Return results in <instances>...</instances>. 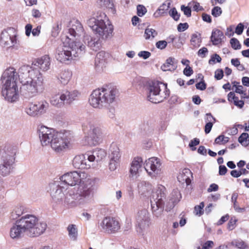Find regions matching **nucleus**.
Returning a JSON list of instances; mask_svg holds the SVG:
<instances>
[{"mask_svg":"<svg viewBox=\"0 0 249 249\" xmlns=\"http://www.w3.org/2000/svg\"><path fill=\"white\" fill-rule=\"evenodd\" d=\"M61 184L73 186L79 184L76 192L69 195L66 202L72 206H77L89 202L93 196V180L83 172L73 171L65 173L60 177Z\"/></svg>","mask_w":249,"mask_h":249,"instance_id":"nucleus-1","label":"nucleus"},{"mask_svg":"<svg viewBox=\"0 0 249 249\" xmlns=\"http://www.w3.org/2000/svg\"><path fill=\"white\" fill-rule=\"evenodd\" d=\"M17 74V78L22 84L21 89L24 94L29 97L36 96L39 92L43 90L44 79L42 75L39 74L34 78L30 77V70L27 66L21 67Z\"/></svg>","mask_w":249,"mask_h":249,"instance_id":"nucleus-2","label":"nucleus"},{"mask_svg":"<svg viewBox=\"0 0 249 249\" xmlns=\"http://www.w3.org/2000/svg\"><path fill=\"white\" fill-rule=\"evenodd\" d=\"M118 93V89L111 85H105L94 90L89 98L90 106L101 109L115 101Z\"/></svg>","mask_w":249,"mask_h":249,"instance_id":"nucleus-3","label":"nucleus"},{"mask_svg":"<svg viewBox=\"0 0 249 249\" xmlns=\"http://www.w3.org/2000/svg\"><path fill=\"white\" fill-rule=\"evenodd\" d=\"M87 24L95 34L102 39H107L112 36L113 26L107 20L104 13L98 12L94 13L87 20Z\"/></svg>","mask_w":249,"mask_h":249,"instance_id":"nucleus-4","label":"nucleus"},{"mask_svg":"<svg viewBox=\"0 0 249 249\" xmlns=\"http://www.w3.org/2000/svg\"><path fill=\"white\" fill-rule=\"evenodd\" d=\"M3 83L2 95L9 102H14L18 97L17 76L14 68H9L3 72L1 76Z\"/></svg>","mask_w":249,"mask_h":249,"instance_id":"nucleus-5","label":"nucleus"},{"mask_svg":"<svg viewBox=\"0 0 249 249\" xmlns=\"http://www.w3.org/2000/svg\"><path fill=\"white\" fill-rule=\"evenodd\" d=\"M26 232V235L31 237H37L46 231L47 225L40 221L38 217L34 214H27L18 219Z\"/></svg>","mask_w":249,"mask_h":249,"instance_id":"nucleus-6","label":"nucleus"},{"mask_svg":"<svg viewBox=\"0 0 249 249\" xmlns=\"http://www.w3.org/2000/svg\"><path fill=\"white\" fill-rule=\"evenodd\" d=\"M63 50L58 54L57 60L60 62L66 61L76 60L73 57L78 56L79 54L85 50V46L79 42L74 41L68 36L62 38Z\"/></svg>","mask_w":249,"mask_h":249,"instance_id":"nucleus-7","label":"nucleus"},{"mask_svg":"<svg viewBox=\"0 0 249 249\" xmlns=\"http://www.w3.org/2000/svg\"><path fill=\"white\" fill-rule=\"evenodd\" d=\"M17 149L11 146H0V174L3 177L12 171Z\"/></svg>","mask_w":249,"mask_h":249,"instance_id":"nucleus-8","label":"nucleus"},{"mask_svg":"<svg viewBox=\"0 0 249 249\" xmlns=\"http://www.w3.org/2000/svg\"><path fill=\"white\" fill-rule=\"evenodd\" d=\"M148 100L153 103H159L169 95L167 85L158 81L149 82L146 87Z\"/></svg>","mask_w":249,"mask_h":249,"instance_id":"nucleus-9","label":"nucleus"},{"mask_svg":"<svg viewBox=\"0 0 249 249\" xmlns=\"http://www.w3.org/2000/svg\"><path fill=\"white\" fill-rule=\"evenodd\" d=\"M166 196V189L161 185L158 186L156 191L153 193L151 198V205L153 213L158 217L163 211L164 200Z\"/></svg>","mask_w":249,"mask_h":249,"instance_id":"nucleus-10","label":"nucleus"},{"mask_svg":"<svg viewBox=\"0 0 249 249\" xmlns=\"http://www.w3.org/2000/svg\"><path fill=\"white\" fill-rule=\"evenodd\" d=\"M50 193L53 202L56 204H62L63 202L69 207L72 208V206L66 202V198L69 195H72V193H66L67 189L62 186V184L59 182L54 181L50 183Z\"/></svg>","mask_w":249,"mask_h":249,"instance_id":"nucleus-11","label":"nucleus"},{"mask_svg":"<svg viewBox=\"0 0 249 249\" xmlns=\"http://www.w3.org/2000/svg\"><path fill=\"white\" fill-rule=\"evenodd\" d=\"M49 104L45 100L30 103L26 108V113L32 117L40 116L45 114L49 108Z\"/></svg>","mask_w":249,"mask_h":249,"instance_id":"nucleus-12","label":"nucleus"},{"mask_svg":"<svg viewBox=\"0 0 249 249\" xmlns=\"http://www.w3.org/2000/svg\"><path fill=\"white\" fill-rule=\"evenodd\" d=\"M150 224L149 213L146 209L139 211L136 216V230L141 235L146 233Z\"/></svg>","mask_w":249,"mask_h":249,"instance_id":"nucleus-13","label":"nucleus"},{"mask_svg":"<svg viewBox=\"0 0 249 249\" xmlns=\"http://www.w3.org/2000/svg\"><path fill=\"white\" fill-rule=\"evenodd\" d=\"M38 134L42 146L51 145L59 132L54 129L42 125L38 129Z\"/></svg>","mask_w":249,"mask_h":249,"instance_id":"nucleus-14","label":"nucleus"},{"mask_svg":"<svg viewBox=\"0 0 249 249\" xmlns=\"http://www.w3.org/2000/svg\"><path fill=\"white\" fill-rule=\"evenodd\" d=\"M17 33L13 28H8L3 30L0 36V44L3 47L8 48L14 47L17 44Z\"/></svg>","mask_w":249,"mask_h":249,"instance_id":"nucleus-15","label":"nucleus"},{"mask_svg":"<svg viewBox=\"0 0 249 249\" xmlns=\"http://www.w3.org/2000/svg\"><path fill=\"white\" fill-rule=\"evenodd\" d=\"M144 168L148 175L152 178L160 175L161 173V162L158 158L152 157L146 160Z\"/></svg>","mask_w":249,"mask_h":249,"instance_id":"nucleus-16","label":"nucleus"},{"mask_svg":"<svg viewBox=\"0 0 249 249\" xmlns=\"http://www.w3.org/2000/svg\"><path fill=\"white\" fill-rule=\"evenodd\" d=\"M82 130L85 134L89 130L93 137H95L100 143L102 142L105 130L101 125L95 124L91 121H88L83 124Z\"/></svg>","mask_w":249,"mask_h":249,"instance_id":"nucleus-17","label":"nucleus"},{"mask_svg":"<svg viewBox=\"0 0 249 249\" xmlns=\"http://www.w3.org/2000/svg\"><path fill=\"white\" fill-rule=\"evenodd\" d=\"M69 133L65 131L64 133L59 132L57 136L51 143V146L56 152H61L68 147L69 140L68 138Z\"/></svg>","mask_w":249,"mask_h":249,"instance_id":"nucleus-18","label":"nucleus"},{"mask_svg":"<svg viewBox=\"0 0 249 249\" xmlns=\"http://www.w3.org/2000/svg\"><path fill=\"white\" fill-rule=\"evenodd\" d=\"M102 230L108 233H114L118 231L120 225L119 221L114 217H106L100 224Z\"/></svg>","mask_w":249,"mask_h":249,"instance_id":"nucleus-19","label":"nucleus"},{"mask_svg":"<svg viewBox=\"0 0 249 249\" xmlns=\"http://www.w3.org/2000/svg\"><path fill=\"white\" fill-rule=\"evenodd\" d=\"M121 153L118 146L116 143H112L109 152V169L110 171L115 170L119 165Z\"/></svg>","mask_w":249,"mask_h":249,"instance_id":"nucleus-20","label":"nucleus"},{"mask_svg":"<svg viewBox=\"0 0 249 249\" xmlns=\"http://www.w3.org/2000/svg\"><path fill=\"white\" fill-rule=\"evenodd\" d=\"M144 163L142 158L135 157L131 161L129 169V177L133 179L137 178L142 172Z\"/></svg>","mask_w":249,"mask_h":249,"instance_id":"nucleus-21","label":"nucleus"},{"mask_svg":"<svg viewBox=\"0 0 249 249\" xmlns=\"http://www.w3.org/2000/svg\"><path fill=\"white\" fill-rule=\"evenodd\" d=\"M26 232L23 228L20 222L18 219L10 228L9 231V236L11 239L14 240H18L21 238Z\"/></svg>","mask_w":249,"mask_h":249,"instance_id":"nucleus-22","label":"nucleus"},{"mask_svg":"<svg viewBox=\"0 0 249 249\" xmlns=\"http://www.w3.org/2000/svg\"><path fill=\"white\" fill-rule=\"evenodd\" d=\"M88 153L85 155H78L75 156L72 160V165L74 168L84 169L90 167V164L88 160Z\"/></svg>","mask_w":249,"mask_h":249,"instance_id":"nucleus-23","label":"nucleus"},{"mask_svg":"<svg viewBox=\"0 0 249 249\" xmlns=\"http://www.w3.org/2000/svg\"><path fill=\"white\" fill-rule=\"evenodd\" d=\"M107 156V152L105 150L101 148L95 149L91 154L88 153V160L89 162H92L94 161L97 162L101 161Z\"/></svg>","mask_w":249,"mask_h":249,"instance_id":"nucleus-24","label":"nucleus"},{"mask_svg":"<svg viewBox=\"0 0 249 249\" xmlns=\"http://www.w3.org/2000/svg\"><path fill=\"white\" fill-rule=\"evenodd\" d=\"M84 31L83 27L81 23L78 20L71 21V27L69 29V33L72 37L81 36Z\"/></svg>","mask_w":249,"mask_h":249,"instance_id":"nucleus-25","label":"nucleus"},{"mask_svg":"<svg viewBox=\"0 0 249 249\" xmlns=\"http://www.w3.org/2000/svg\"><path fill=\"white\" fill-rule=\"evenodd\" d=\"M137 187L139 193L141 195L144 196L149 195L152 190V185L149 182L143 180L139 181Z\"/></svg>","mask_w":249,"mask_h":249,"instance_id":"nucleus-26","label":"nucleus"},{"mask_svg":"<svg viewBox=\"0 0 249 249\" xmlns=\"http://www.w3.org/2000/svg\"><path fill=\"white\" fill-rule=\"evenodd\" d=\"M72 76V72L69 70H65L60 73L57 77L58 82L62 86L67 85L70 82Z\"/></svg>","mask_w":249,"mask_h":249,"instance_id":"nucleus-27","label":"nucleus"},{"mask_svg":"<svg viewBox=\"0 0 249 249\" xmlns=\"http://www.w3.org/2000/svg\"><path fill=\"white\" fill-rule=\"evenodd\" d=\"M66 96L63 95V92L61 94H54L52 96L50 99L51 104L57 107H61L64 105L66 100Z\"/></svg>","mask_w":249,"mask_h":249,"instance_id":"nucleus-28","label":"nucleus"},{"mask_svg":"<svg viewBox=\"0 0 249 249\" xmlns=\"http://www.w3.org/2000/svg\"><path fill=\"white\" fill-rule=\"evenodd\" d=\"M224 36L222 31L218 29H214L212 33L211 40L214 45H218L222 43Z\"/></svg>","mask_w":249,"mask_h":249,"instance_id":"nucleus-29","label":"nucleus"},{"mask_svg":"<svg viewBox=\"0 0 249 249\" xmlns=\"http://www.w3.org/2000/svg\"><path fill=\"white\" fill-rule=\"evenodd\" d=\"M87 132H86L85 136L81 141V143L83 145L94 146L100 143L89 132L88 133Z\"/></svg>","mask_w":249,"mask_h":249,"instance_id":"nucleus-30","label":"nucleus"},{"mask_svg":"<svg viewBox=\"0 0 249 249\" xmlns=\"http://www.w3.org/2000/svg\"><path fill=\"white\" fill-rule=\"evenodd\" d=\"M63 95L66 96V103L71 104L73 101L76 100L80 96V92L77 90H73L71 91L66 90L63 92Z\"/></svg>","mask_w":249,"mask_h":249,"instance_id":"nucleus-31","label":"nucleus"},{"mask_svg":"<svg viewBox=\"0 0 249 249\" xmlns=\"http://www.w3.org/2000/svg\"><path fill=\"white\" fill-rule=\"evenodd\" d=\"M191 175V172L188 169H183L178 176V179L181 183H186L188 185L190 182V176Z\"/></svg>","mask_w":249,"mask_h":249,"instance_id":"nucleus-32","label":"nucleus"},{"mask_svg":"<svg viewBox=\"0 0 249 249\" xmlns=\"http://www.w3.org/2000/svg\"><path fill=\"white\" fill-rule=\"evenodd\" d=\"M84 42L93 51H97L100 47V44L98 40H95L89 35L84 36Z\"/></svg>","mask_w":249,"mask_h":249,"instance_id":"nucleus-33","label":"nucleus"},{"mask_svg":"<svg viewBox=\"0 0 249 249\" xmlns=\"http://www.w3.org/2000/svg\"><path fill=\"white\" fill-rule=\"evenodd\" d=\"M68 235L71 240L76 241L78 237V231L75 225L70 224L67 227Z\"/></svg>","mask_w":249,"mask_h":249,"instance_id":"nucleus-34","label":"nucleus"},{"mask_svg":"<svg viewBox=\"0 0 249 249\" xmlns=\"http://www.w3.org/2000/svg\"><path fill=\"white\" fill-rule=\"evenodd\" d=\"M98 4L102 8L110 9L113 11L114 4L112 0H99Z\"/></svg>","mask_w":249,"mask_h":249,"instance_id":"nucleus-35","label":"nucleus"},{"mask_svg":"<svg viewBox=\"0 0 249 249\" xmlns=\"http://www.w3.org/2000/svg\"><path fill=\"white\" fill-rule=\"evenodd\" d=\"M24 208L22 206H17L11 213V217L12 219H16L22 215Z\"/></svg>","mask_w":249,"mask_h":249,"instance_id":"nucleus-36","label":"nucleus"},{"mask_svg":"<svg viewBox=\"0 0 249 249\" xmlns=\"http://www.w3.org/2000/svg\"><path fill=\"white\" fill-rule=\"evenodd\" d=\"M170 201L172 203V207L174 206V204L177 203L180 200L181 197V194L178 189H175L170 195Z\"/></svg>","mask_w":249,"mask_h":249,"instance_id":"nucleus-37","label":"nucleus"},{"mask_svg":"<svg viewBox=\"0 0 249 249\" xmlns=\"http://www.w3.org/2000/svg\"><path fill=\"white\" fill-rule=\"evenodd\" d=\"M109 57V55L108 53H106L104 51H101L99 52L95 57V62H102L103 61H106L109 60L108 58Z\"/></svg>","mask_w":249,"mask_h":249,"instance_id":"nucleus-38","label":"nucleus"},{"mask_svg":"<svg viewBox=\"0 0 249 249\" xmlns=\"http://www.w3.org/2000/svg\"><path fill=\"white\" fill-rule=\"evenodd\" d=\"M231 244L239 249H246L249 246L248 244L241 239H236L231 242Z\"/></svg>","mask_w":249,"mask_h":249,"instance_id":"nucleus-39","label":"nucleus"},{"mask_svg":"<svg viewBox=\"0 0 249 249\" xmlns=\"http://www.w3.org/2000/svg\"><path fill=\"white\" fill-rule=\"evenodd\" d=\"M201 42L200 35L199 34H194L192 35L191 43L195 47H199Z\"/></svg>","mask_w":249,"mask_h":249,"instance_id":"nucleus-40","label":"nucleus"},{"mask_svg":"<svg viewBox=\"0 0 249 249\" xmlns=\"http://www.w3.org/2000/svg\"><path fill=\"white\" fill-rule=\"evenodd\" d=\"M157 35L158 33L155 30L147 28L145 30L144 36L146 39H149L154 38Z\"/></svg>","mask_w":249,"mask_h":249,"instance_id":"nucleus-41","label":"nucleus"},{"mask_svg":"<svg viewBox=\"0 0 249 249\" xmlns=\"http://www.w3.org/2000/svg\"><path fill=\"white\" fill-rule=\"evenodd\" d=\"M176 63H163L160 68L163 71H174L177 68Z\"/></svg>","mask_w":249,"mask_h":249,"instance_id":"nucleus-42","label":"nucleus"},{"mask_svg":"<svg viewBox=\"0 0 249 249\" xmlns=\"http://www.w3.org/2000/svg\"><path fill=\"white\" fill-rule=\"evenodd\" d=\"M249 134L247 133H242L238 138L239 142L243 146L249 144Z\"/></svg>","mask_w":249,"mask_h":249,"instance_id":"nucleus-43","label":"nucleus"},{"mask_svg":"<svg viewBox=\"0 0 249 249\" xmlns=\"http://www.w3.org/2000/svg\"><path fill=\"white\" fill-rule=\"evenodd\" d=\"M171 3L169 1H166L158 9V14L162 15L167 11L170 8Z\"/></svg>","mask_w":249,"mask_h":249,"instance_id":"nucleus-44","label":"nucleus"},{"mask_svg":"<svg viewBox=\"0 0 249 249\" xmlns=\"http://www.w3.org/2000/svg\"><path fill=\"white\" fill-rule=\"evenodd\" d=\"M169 15L176 21H178L180 17V15L175 7L170 10Z\"/></svg>","mask_w":249,"mask_h":249,"instance_id":"nucleus-45","label":"nucleus"},{"mask_svg":"<svg viewBox=\"0 0 249 249\" xmlns=\"http://www.w3.org/2000/svg\"><path fill=\"white\" fill-rule=\"evenodd\" d=\"M230 43L231 47L235 50L240 49L241 45L239 41L235 38H232L231 39Z\"/></svg>","mask_w":249,"mask_h":249,"instance_id":"nucleus-46","label":"nucleus"},{"mask_svg":"<svg viewBox=\"0 0 249 249\" xmlns=\"http://www.w3.org/2000/svg\"><path fill=\"white\" fill-rule=\"evenodd\" d=\"M180 9L184 14L187 17L191 16V10L189 6H185L184 5L181 6Z\"/></svg>","mask_w":249,"mask_h":249,"instance_id":"nucleus-47","label":"nucleus"},{"mask_svg":"<svg viewBox=\"0 0 249 249\" xmlns=\"http://www.w3.org/2000/svg\"><path fill=\"white\" fill-rule=\"evenodd\" d=\"M221 14L222 10L220 7L215 6L212 10V15L215 17L220 16Z\"/></svg>","mask_w":249,"mask_h":249,"instance_id":"nucleus-48","label":"nucleus"},{"mask_svg":"<svg viewBox=\"0 0 249 249\" xmlns=\"http://www.w3.org/2000/svg\"><path fill=\"white\" fill-rule=\"evenodd\" d=\"M94 67L96 71L102 72L106 70V66L105 63H95Z\"/></svg>","mask_w":249,"mask_h":249,"instance_id":"nucleus-49","label":"nucleus"},{"mask_svg":"<svg viewBox=\"0 0 249 249\" xmlns=\"http://www.w3.org/2000/svg\"><path fill=\"white\" fill-rule=\"evenodd\" d=\"M146 12V9L145 7L141 5L137 6V14L139 16H142Z\"/></svg>","mask_w":249,"mask_h":249,"instance_id":"nucleus-50","label":"nucleus"},{"mask_svg":"<svg viewBox=\"0 0 249 249\" xmlns=\"http://www.w3.org/2000/svg\"><path fill=\"white\" fill-rule=\"evenodd\" d=\"M202 246V249H210L213 247L214 243L212 241H207Z\"/></svg>","mask_w":249,"mask_h":249,"instance_id":"nucleus-51","label":"nucleus"},{"mask_svg":"<svg viewBox=\"0 0 249 249\" xmlns=\"http://www.w3.org/2000/svg\"><path fill=\"white\" fill-rule=\"evenodd\" d=\"M221 58L220 56L215 53L211 56V59L209 60V62H220Z\"/></svg>","mask_w":249,"mask_h":249,"instance_id":"nucleus-52","label":"nucleus"},{"mask_svg":"<svg viewBox=\"0 0 249 249\" xmlns=\"http://www.w3.org/2000/svg\"><path fill=\"white\" fill-rule=\"evenodd\" d=\"M36 66L38 67L42 71H46L50 69L49 63H37Z\"/></svg>","mask_w":249,"mask_h":249,"instance_id":"nucleus-53","label":"nucleus"},{"mask_svg":"<svg viewBox=\"0 0 249 249\" xmlns=\"http://www.w3.org/2000/svg\"><path fill=\"white\" fill-rule=\"evenodd\" d=\"M193 10L195 11L198 12L203 10V8L200 5V4L196 1H193Z\"/></svg>","mask_w":249,"mask_h":249,"instance_id":"nucleus-54","label":"nucleus"},{"mask_svg":"<svg viewBox=\"0 0 249 249\" xmlns=\"http://www.w3.org/2000/svg\"><path fill=\"white\" fill-rule=\"evenodd\" d=\"M199 140L197 138H195L194 139L191 140V141L189 143V146L190 147H192V150H196V148L195 147L193 148V147L197 145L198 144H199Z\"/></svg>","mask_w":249,"mask_h":249,"instance_id":"nucleus-55","label":"nucleus"},{"mask_svg":"<svg viewBox=\"0 0 249 249\" xmlns=\"http://www.w3.org/2000/svg\"><path fill=\"white\" fill-rule=\"evenodd\" d=\"M167 45V43L165 40L159 41L156 43V47L160 49H164Z\"/></svg>","mask_w":249,"mask_h":249,"instance_id":"nucleus-56","label":"nucleus"},{"mask_svg":"<svg viewBox=\"0 0 249 249\" xmlns=\"http://www.w3.org/2000/svg\"><path fill=\"white\" fill-rule=\"evenodd\" d=\"M189 27V25L187 23H180L178 26V30L179 32H183Z\"/></svg>","mask_w":249,"mask_h":249,"instance_id":"nucleus-57","label":"nucleus"},{"mask_svg":"<svg viewBox=\"0 0 249 249\" xmlns=\"http://www.w3.org/2000/svg\"><path fill=\"white\" fill-rule=\"evenodd\" d=\"M244 28V25L241 23H239L236 27L235 33L238 35H241L243 32Z\"/></svg>","mask_w":249,"mask_h":249,"instance_id":"nucleus-58","label":"nucleus"},{"mask_svg":"<svg viewBox=\"0 0 249 249\" xmlns=\"http://www.w3.org/2000/svg\"><path fill=\"white\" fill-rule=\"evenodd\" d=\"M151 53L148 51H141L138 53L139 56L142 57L144 59L149 57Z\"/></svg>","mask_w":249,"mask_h":249,"instance_id":"nucleus-59","label":"nucleus"},{"mask_svg":"<svg viewBox=\"0 0 249 249\" xmlns=\"http://www.w3.org/2000/svg\"><path fill=\"white\" fill-rule=\"evenodd\" d=\"M220 138H221V141H222V144H225L228 142L229 140V138L228 137H225L223 135H221L215 139L214 142H218V141Z\"/></svg>","mask_w":249,"mask_h":249,"instance_id":"nucleus-60","label":"nucleus"},{"mask_svg":"<svg viewBox=\"0 0 249 249\" xmlns=\"http://www.w3.org/2000/svg\"><path fill=\"white\" fill-rule=\"evenodd\" d=\"M50 58L48 55H44L42 57L37 58L36 62H49Z\"/></svg>","mask_w":249,"mask_h":249,"instance_id":"nucleus-61","label":"nucleus"},{"mask_svg":"<svg viewBox=\"0 0 249 249\" xmlns=\"http://www.w3.org/2000/svg\"><path fill=\"white\" fill-rule=\"evenodd\" d=\"M32 15L34 18H39L41 16V13L39 10L33 9L32 10Z\"/></svg>","mask_w":249,"mask_h":249,"instance_id":"nucleus-62","label":"nucleus"},{"mask_svg":"<svg viewBox=\"0 0 249 249\" xmlns=\"http://www.w3.org/2000/svg\"><path fill=\"white\" fill-rule=\"evenodd\" d=\"M223 76V71L222 70H217L215 72V78L217 80H220Z\"/></svg>","mask_w":249,"mask_h":249,"instance_id":"nucleus-63","label":"nucleus"},{"mask_svg":"<svg viewBox=\"0 0 249 249\" xmlns=\"http://www.w3.org/2000/svg\"><path fill=\"white\" fill-rule=\"evenodd\" d=\"M193 71L192 69L188 65H187L183 71V73L185 75L189 76L193 73Z\"/></svg>","mask_w":249,"mask_h":249,"instance_id":"nucleus-64","label":"nucleus"}]
</instances>
